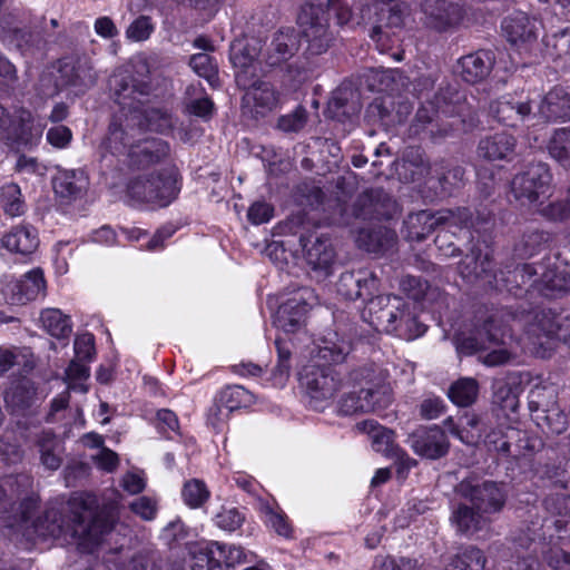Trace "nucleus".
Masks as SVG:
<instances>
[{
	"label": "nucleus",
	"mask_w": 570,
	"mask_h": 570,
	"mask_svg": "<svg viewBox=\"0 0 570 570\" xmlns=\"http://www.w3.org/2000/svg\"><path fill=\"white\" fill-rule=\"evenodd\" d=\"M404 306V299L396 295H379L371 297L363 311V318L376 331L393 334L396 330L395 317Z\"/></svg>",
	"instance_id": "nucleus-14"
},
{
	"label": "nucleus",
	"mask_w": 570,
	"mask_h": 570,
	"mask_svg": "<svg viewBox=\"0 0 570 570\" xmlns=\"http://www.w3.org/2000/svg\"><path fill=\"white\" fill-rule=\"evenodd\" d=\"M400 309L401 313L395 317L396 330L393 331V334L406 341L421 336L425 332V326L416 320L411 304L404 301V306H401Z\"/></svg>",
	"instance_id": "nucleus-38"
},
{
	"label": "nucleus",
	"mask_w": 570,
	"mask_h": 570,
	"mask_svg": "<svg viewBox=\"0 0 570 570\" xmlns=\"http://www.w3.org/2000/svg\"><path fill=\"white\" fill-rule=\"evenodd\" d=\"M459 274L468 283H481L489 288H498L499 275L493 269L491 255L483 253L479 246H473L458 265Z\"/></svg>",
	"instance_id": "nucleus-13"
},
{
	"label": "nucleus",
	"mask_w": 570,
	"mask_h": 570,
	"mask_svg": "<svg viewBox=\"0 0 570 570\" xmlns=\"http://www.w3.org/2000/svg\"><path fill=\"white\" fill-rule=\"evenodd\" d=\"M501 28L510 43L521 47L537 41L541 22L525 12L518 11L507 17Z\"/></svg>",
	"instance_id": "nucleus-17"
},
{
	"label": "nucleus",
	"mask_w": 570,
	"mask_h": 570,
	"mask_svg": "<svg viewBox=\"0 0 570 570\" xmlns=\"http://www.w3.org/2000/svg\"><path fill=\"white\" fill-rule=\"evenodd\" d=\"M75 534L98 543L112 529V522L99 510L98 500L89 493L79 494L70 501Z\"/></svg>",
	"instance_id": "nucleus-6"
},
{
	"label": "nucleus",
	"mask_w": 570,
	"mask_h": 570,
	"mask_svg": "<svg viewBox=\"0 0 570 570\" xmlns=\"http://www.w3.org/2000/svg\"><path fill=\"white\" fill-rule=\"evenodd\" d=\"M178 193V169L175 165L141 173L131 178L127 185V194L130 199L157 207L168 206Z\"/></svg>",
	"instance_id": "nucleus-5"
},
{
	"label": "nucleus",
	"mask_w": 570,
	"mask_h": 570,
	"mask_svg": "<svg viewBox=\"0 0 570 570\" xmlns=\"http://www.w3.org/2000/svg\"><path fill=\"white\" fill-rule=\"evenodd\" d=\"M407 442L416 454L431 460L444 456L450 446L445 432L436 425L415 430Z\"/></svg>",
	"instance_id": "nucleus-15"
},
{
	"label": "nucleus",
	"mask_w": 570,
	"mask_h": 570,
	"mask_svg": "<svg viewBox=\"0 0 570 570\" xmlns=\"http://www.w3.org/2000/svg\"><path fill=\"white\" fill-rule=\"evenodd\" d=\"M39 322L42 330L57 340H68L72 333L70 316L59 308H43L40 312Z\"/></svg>",
	"instance_id": "nucleus-36"
},
{
	"label": "nucleus",
	"mask_w": 570,
	"mask_h": 570,
	"mask_svg": "<svg viewBox=\"0 0 570 570\" xmlns=\"http://www.w3.org/2000/svg\"><path fill=\"white\" fill-rule=\"evenodd\" d=\"M61 86L91 87L97 75L91 62L86 58L63 61L59 67Z\"/></svg>",
	"instance_id": "nucleus-26"
},
{
	"label": "nucleus",
	"mask_w": 570,
	"mask_h": 570,
	"mask_svg": "<svg viewBox=\"0 0 570 570\" xmlns=\"http://www.w3.org/2000/svg\"><path fill=\"white\" fill-rule=\"evenodd\" d=\"M352 351V344L337 333H330L322 340L317 356L328 363H342Z\"/></svg>",
	"instance_id": "nucleus-37"
},
{
	"label": "nucleus",
	"mask_w": 570,
	"mask_h": 570,
	"mask_svg": "<svg viewBox=\"0 0 570 570\" xmlns=\"http://www.w3.org/2000/svg\"><path fill=\"white\" fill-rule=\"evenodd\" d=\"M301 384L315 410H324L342 386L338 373L328 366L306 365L301 373Z\"/></svg>",
	"instance_id": "nucleus-9"
},
{
	"label": "nucleus",
	"mask_w": 570,
	"mask_h": 570,
	"mask_svg": "<svg viewBox=\"0 0 570 570\" xmlns=\"http://www.w3.org/2000/svg\"><path fill=\"white\" fill-rule=\"evenodd\" d=\"M275 346L277 350V363L273 370V379L275 384L283 385L289 377L291 373V357H292V342L276 338Z\"/></svg>",
	"instance_id": "nucleus-44"
},
{
	"label": "nucleus",
	"mask_w": 570,
	"mask_h": 570,
	"mask_svg": "<svg viewBox=\"0 0 570 570\" xmlns=\"http://www.w3.org/2000/svg\"><path fill=\"white\" fill-rule=\"evenodd\" d=\"M154 31L151 19L147 16H139L126 29V37L130 41L139 42L147 40Z\"/></svg>",
	"instance_id": "nucleus-62"
},
{
	"label": "nucleus",
	"mask_w": 570,
	"mask_h": 570,
	"mask_svg": "<svg viewBox=\"0 0 570 570\" xmlns=\"http://www.w3.org/2000/svg\"><path fill=\"white\" fill-rule=\"evenodd\" d=\"M213 547L216 548L217 557L225 566V570H229V568H233L246 560V554L239 546H226L219 542H213Z\"/></svg>",
	"instance_id": "nucleus-59"
},
{
	"label": "nucleus",
	"mask_w": 570,
	"mask_h": 570,
	"mask_svg": "<svg viewBox=\"0 0 570 570\" xmlns=\"http://www.w3.org/2000/svg\"><path fill=\"white\" fill-rule=\"evenodd\" d=\"M540 112L548 120H570V87H554L542 100Z\"/></svg>",
	"instance_id": "nucleus-34"
},
{
	"label": "nucleus",
	"mask_w": 570,
	"mask_h": 570,
	"mask_svg": "<svg viewBox=\"0 0 570 570\" xmlns=\"http://www.w3.org/2000/svg\"><path fill=\"white\" fill-rule=\"evenodd\" d=\"M495 56L491 50H478L459 60L460 75L468 83L483 81L491 72Z\"/></svg>",
	"instance_id": "nucleus-23"
},
{
	"label": "nucleus",
	"mask_w": 570,
	"mask_h": 570,
	"mask_svg": "<svg viewBox=\"0 0 570 570\" xmlns=\"http://www.w3.org/2000/svg\"><path fill=\"white\" fill-rule=\"evenodd\" d=\"M402 166L410 173L411 181H421L431 174V166L420 149L407 150Z\"/></svg>",
	"instance_id": "nucleus-47"
},
{
	"label": "nucleus",
	"mask_w": 570,
	"mask_h": 570,
	"mask_svg": "<svg viewBox=\"0 0 570 570\" xmlns=\"http://www.w3.org/2000/svg\"><path fill=\"white\" fill-rule=\"evenodd\" d=\"M450 520L456 532L468 538L488 531L492 523V518L487 517L468 501L453 507Z\"/></svg>",
	"instance_id": "nucleus-19"
},
{
	"label": "nucleus",
	"mask_w": 570,
	"mask_h": 570,
	"mask_svg": "<svg viewBox=\"0 0 570 570\" xmlns=\"http://www.w3.org/2000/svg\"><path fill=\"white\" fill-rule=\"evenodd\" d=\"M189 66L199 76L205 78L212 87L218 86L217 65L213 58L206 53H196L190 57Z\"/></svg>",
	"instance_id": "nucleus-52"
},
{
	"label": "nucleus",
	"mask_w": 570,
	"mask_h": 570,
	"mask_svg": "<svg viewBox=\"0 0 570 570\" xmlns=\"http://www.w3.org/2000/svg\"><path fill=\"white\" fill-rule=\"evenodd\" d=\"M40 452V460L48 470L56 471L60 468L62 460L57 453L59 448L56 435L52 431H42L37 440Z\"/></svg>",
	"instance_id": "nucleus-42"
},
{
	"label": "nucleus",
	"mask_w": 570,
	"mask_h": 570,
	"mask_svg": "<svg viewBox=\"0 0 570 570\" xmlns=\"http://www.w3.org/2000/svg\"><path fill=\"white\" fill-rule=\"evenodd\" d=\"M262 512L265 515V521L277 534L288 538L292 532V528L286 519V515L282 511H277L269 504L262 507Z\"/></svg>",
	"instance_id": "nucleus-61"
},
{
	"label": "nucleus",
	"mask_w": 570,
	"mask_h": 570,
	"mask_svg": "<svg viewBox=\"0 0 570 570\" xmlns=\"http://www.w3.org/2000/svg\"><path fill=\"white\" fill-rule=\"evenodd\" d=\"M299 48V40L294 29L276 32L264 56L265 62L276 67L291 59Z\"/></svg>",
	"instance_id": "nucleus-25"
},
{
	"label": "nucleus",
	"mask_w": 570,
	"mask_h": 570,
	"mask_svg": "<svg viewBox=\"0 0 570 570\" xmlns=\"http://www.w3.org/2000/svg\"><path fill=\"white\" fill-rule=\"evenodd\" d=\"M299 243L305 252V259L313 271L322 272L325 276L331 274L335 262V252L331 240L326 237H316L313 243L304 235Z\"/></svg>",
	"instance_id": "nucleus-21"
},
{
	"label": "nucleus",
	"mask_w": 570,
	"mask_h": 570,
	"mask_svg": "<svg viewBox=\"0 0 570 570\" xmlns=\"http://www.w3.org/2000/svg\"><path fill=\"white\" fill-rule=\"evenodd\" d=\"M219 403L228 412L240 407H248L255 402L254 395L240 385H233L222 391Z\"/></svg>",
	"instance_id": "nucleus-46"
},
{
	"label": "nucleus",
	"mask_w": 570,
	"mask_h": 570,
	"mask_svg": "<svg viewBox=\"0 0 570 570\" xmlns=\"http://www.w3.org/2000/svg\"><path fill=\"white\" fill-rule=\"evenodd\" d=\"M56 195L67 203L81 198L89 186V178L81 169H59L52 180Z\"/></svg>",
	"instance_id": "nucleus-22"
},
{
	"label": "nucleus",
	"mask_w": 570,
	"mask_h": 570,
	"mask_svg": "<svg viewBox=\"0 0 570 570\" xmlns=\"http://www.w3.org/2000/svg\"><path fill=\"white\" fill-rule=\"evenodd\" d=\"M392 200L382 188L365 190L354 202L353 213L357 218H381L389 214Z\"/></svg>",
	"instance_id": "nucleus-24"
},
{
	"label": "nucleus",
	"mask_w": 570,
	"mask_h": 570,
	"mask_svg": "<svg viewBox=\"0 0 570 570\" xmlns=\"http://www.w3.org/2000/svg\"><path fill=\"white\" fill-rule=\"evenodd\" d=\"M417 222L428 223L429 228L439 227L442 230L438 234L435 243L440 249H445L446 256H458L460 248L452 242H448L449 235H456L458 232L469 229L472 226V214L468 208L440 209L438 212H419Z\"/></svg>",
	"instance_id": "nucleus-8"
},
{
	"label": "nucleus",
	"mask_w": 570,
	"mask_h": 570,
	"mask_svg": "<svg viewBox=\"0 0 570 570\" xmlns=\"http://www.w3.org/2000/svg\"><path fill=\"white\" fill-rule=\"evenodd\" d=\"M361 392L370 403V413L383 411L392 403V390L386 380L377 385L361 387Z\"/></svg>",
	"instance_id": "nucleus-48"
},
{
	"label": "nucleus",
	"mask_w": 570,
	"mask_h": 570,
	"mask_svg": "<svg viewBox=\"0 0 570 570\" xmlns=\"http://www.w3.org/2000/svg\"><path fill=\"white\" fill-rule=\"evenodd\" d=\"M479 395V383L472 377H461L451 384L448 391L449 399L458 406L472 405Z\"/></svg>",
	"instance_id": "nucleus-39"
},
{
	"label": "nucleus",
	"mask_w": 570,
	"mask_h": 570,
	"mask_svg": "<svg viewBox=\"0 0 570 570\" xmlns=\"http://www.w3.org/2000/svg\"><path fill=\"white\" fill-rule=\"evenodd\" d=\"M181 495L184 502L190 508L202 507L209 498L206 484L198 479H191L184 484Z\"/></svg>",
	"instance_id": "nucleus-55"
},
{
	"label": "nucleus",
	"mask_w": 570,
	"mask_h": 570,
	"mask_svg": "<svg viewBox=\"0 0 570 570\" xmlns=\"http://www.w3.org/2000/svg\"><path fill=\"white\" fill-rule=\"evenodd\" d=\"M355 428L368 434L372 446L376 452L387 453L391 449L393 432L374 420L358 422Z\"/></svg>",
	"instance_id": "nucleus-41"
},
{
	"label": "nucleus",
	"mask_w": 570,
	"mask_h": 570,
	"mask_svg": "<svg viewBox=\"0 0 570 570\" xmlns=\"http://www.w3.org/2000/svg\"><path fill=\"white\" fill-rule=\"evenodd\" d=\"M550 180L551 175L546 164H531L514 176L511 193L521 205H531L547 194Z\"/></svg>",
	"instance_id": "nucleus-12"
},
{
	"label": "nucleus",
	"mask_w": 570,
	"mask_h": 570,
	"mask_svg": "<svg viewBox=\"0 0 570 570\" xmlns=\"http://www.w3.org/2000/svg\"><path fill=\"white\" fill-rule=\"evenodd\" d=\"M0 200L3 210L14 217L23 213V202L21 200L20 187L14 183L6 184L1 187Z\"/></svg>",
	"instance_id": "nucleus-53"
},
{
	"label": "nucleus",
	"mask_w": 570,
	"mask_h": 570,
	"mask_svg": "<svg viewBox=\"0 0 570 570\" xmlns=\"http://www.w3.org/2000/svg\"><path fill=\"white\" fill-rule=\"evenodd\" d=\"M549 240V233L539 229H528L522 236L520 252L523 255L532 256L544 248Z\"/></svg>",
	"instance_id": "nucleus-57"
},
{
	"label": "nucleus",
	"mask_w": 570,
	"mask_h": 570,
	"mask_svg": "<svg viewBox=\"0 0 570 570\" xmlns=\"http://www.w3.org/2000/svg\"><path fill=\"white\" fill-rule=\"evenodd\" d=\"M112 86L122 115L111 121L102 147L111 156L127 157L130 146L136 145V132H164L171 128V117L160 109L144 106L142 98L149 96L151 90L148 81L137 80L130 75H116Z\"/></svg>",
	"instance_id": "nucleus-1"
},
{
	"label": "nucleus",
	"mask_w": 570,
	"mask_h": 570,
	"mask_svg": "<svg viewBox=\"0 0 570 570\" xmlns=\"http://www.w3.org/2000/svg\"><path fill=\"white\" fill-rule=\"evenodd\" d=\"M548 151L559 164L570 168V129L556 130L549 140Z\"/></svg>",
	"instance_id": "nucleus-43"
},
{
	"label": "nucleus",
	"mask_w": 570,
	"mask_h": 570,
	"mask_svg": "<svg viewBox=\"0 0 570 570\" xmlns=\"http://www.w3.org/2000/svg\"><path fill=\"white\" fill-rule=\"evenodd\" d=\"M37 508L38 499L28 497L21 501L18 511H14L13 501L0 485V521L6 522L8 527H19L28 533L32 529V533L41 538L60 535L62 522L58 518V512L50 509L45 512L43 517L33 520L32 517Z\"/></svg>",
	"instance_id": "nucleus-4"
},
{
	"label": "nucleus",
	"mask_w": 570,
	"mask_h": 570,
	"mask_svg": "<svg viewBox=\"0 0 570 570\" xmlns=\"http://www.w3.org/2000/svg\"><path fill=\"white\" fill-rule=\"evenodd\" d=\"M515 138L508 132H495L483 137L478 145V155L489 161L511 160Z\"/></svg>",
	"instance_id": "nucleus-28"
},
{
	"label": "nucleus",
	"mask_w": 570,
	"mask_h": 570,
	"mask_svg": "<svg viewBox=\"0 0 570 570\" xmlns=\"http://www.w3.org/2000/svg\"><path fill=\"white\" fill-rule=\"evenodd\" d=\"M487 557L475 546L461 548L453 557L448 570H485Z\"/></svg>",
	"instance_id": "nucleus-40"
},
{
	"label": "nucleus",
	"mask_w": 570,
	"mask_h": 570,
	"mask_svg": "<svg viewBox=\"0 0 570 570\" xmlns=\"http://www.w3.org/2000/svg\"><path fill=\"white\" fill-rule=\"evenodd\" d=\"M1 243L8 250L27 256L38 248L39 237L33 226L20 225L7 233Z\"/></svg>",
	"instance_id": "nucleus-31"
},
{
	"label": "nucleus",
	"mask_w": 570,
	"mask_h": 570,
	"mask_svg": "<svg viewBox=\"0 0 570 570\" xmlns=\"http://www.w3.org/2000/svg\"><path fill=\"white\" fill-rule=\"evenodd\" d=\"M529 101L514 100L513 98L502 97L491 102L489 112L499 122L515 127L531 114Z\"/></svg>",
	"instance_id": "nucleus-27"
},
{
	"label": "nucleus",
	"mask_w": 570,
	"mask_h": 570,
	"mask_svg": "<svg viewBox=\"0 0 570 570\" xmlns=\"http://www.w3.org/2000/svg\"><path fill=\"white\" fill-rule=\"evenodd\" d=\"M7 302L10 305H24L45 295L46 281L41 268H35L26 273L19 281L10 285Z\"/></svg>",
	"instance_id": "nucleus-20"
},
{
	"label": "nucleus",
	"mask_w": 570,
	"mask_h": 570,
	"mask_svg": "<svg viewBox=\"0 0 570 570\" xmlns=\"http://www.w3.org/2000/svg\"><path fill=\"white\" fill-rule=\"evenodd\" d=\"M236 82L245 90L242 99L244 116L259 119L266 117L276 108L279 95L271 82L257 79L247 85L242 73H236Z\"/></svg>",
	"instance_id": "nucleus-10"
},
{
	"label": "nucleus",
	"mask_w": 570,
	"mask_h": 570,
	"mask_svg": "<svg viewBox=\"0 0 570 570\" xmlns=\"http://www.w3.org/2000/svg\"><path fill=\"white\" fill-rule=\"evenodd\" d=\"M499 291L512 292L529 284L530 287L537 288L538 283H533L534 278H539V264H518L507 272L500 271Z\"/></svg>",
	"instance_id": "nucleus-33"
},
{
	"label": "nucleus",
	"mask_w": 570,
	"mask_h": 570,
	"mask_svg": "<svg viewBox=\"0 0 570 570\" xmlns=\"http://www.w3.org/2000/svg\"><path fill=\"white\" fill-rule=\"evenodd\" d=\"M317 302L311 287H299L291 297L283 302L275 315V325L285 333L299 331L306 322L309 308Z\"/></svg>",
	"instance_id": "nucleus-11"
},
{
	"label": "nucleus",
	"mask_w": 570,
	"mask_h": 570,
	"mask_svg": "<svg viewBox=\"0 0 570 570\" xmlns=\"http://www.w3.org/2000/svg\"><path fill=\"white\" fill-rule=\"evenodd\" d=\"M351 380L354 384L361 387H367L372 385H377L382 381L386 380L384 372L373 364L363 365L358 368H355L350 374Z\"/></svg>",
	"instance_id": "nucleus-56"
},
{
	"label": "nucleus",
	"mask_w": 570,
	"mask_h": 570,
	"mask_svg": "<svg viewBox=\"0 0 570 570\" xmlns=\"http://www.w3.org/2000/svg\"><path fill=\"white\" fill-rule=\"evenodd\" d=\"M455 492L492 519L502 512L508 500V492L503 483L478 478L463 479L456 484Z\"/></svg>",
	"instance_id": "nucleus-7"
},
{
	"label": "nucleus",
	"mask_w": 570,
	"mask_h": 570,
	"mask_svg": "<svg viewBox=\"0 0 570 570\" xmlns=\"http://www.w3.org/2000/svg\"><path fill=\"white\" fill-rule=\"evenodd\" d=\"M397 239L394 230L387 227L361 229L356 243L360 248L373 254H383L393 248Z\"/></svg>",
	"instance_id": "nucleus-32"
},
{
	"label": "nucleus",
	"mask_w": 570,
	"mask_h": 570,
	"mask_svg": "<svg viewBox=\"0 0 570 570\" xmlns=\"http://www.w3.org/2000/svg\"><path fill=\"white\" fill-rule=\"evenodd\" d=\"M541 558L551 570H570V552L557 543H542Z\"/></svg>",
	"instance_id": "nucleus-51"
},
{
	"label": "nucleus",
	"mask_w": 570,
	"mask_h": 570,
	"mask_svg": "<svg viewBox=\"0 0 570 570\" xmlns=\"http://www.w3.org/2000/svg\"><path fill=\"white\" fill-rule=\"evenodd\" d=\"M489 557L493 562V567L498 570H507V563L513 558V549L509 544L495 541L488 548Z\"/></svg>",
	"instance_id": "nucleus-63"
},
{
	"label": "nucleus",
	"mask_w": 570,
	"mask_h": 570,
	"mask_svg": "<svg viewBox=\"0 0 570 570\" xmlns=\"http://www.w3.org/2000/svg\"><path fill=\"white\" fill-rule=\"evenodd\" d=\"M169 156V145L161 139H144L131 145L127 164L132 169L146 170L160 164Z\"/></svg>",
	"instance_id": "nucleus-18"
},
{
	"label": "nucleus",
	"mask_w": 570,
	"mask_h": 570,
	"mask_svg": "<svg viewBox=\"0 0 570 570\" xmlns=\"http://www.w3.org/2000/svg\"><path fill=\"white\" fill-rule=\"evenodd\" d=\"M307 118L306 109L298 106L292 112L277 119V128L285 134L298 132L305 127Z\"/></svg>",
	"instance_id": "nucleus-58"
},
{
	"label": "nucleus",
	"mask_w": 570,
	"mask_h": 570,
	"mask_svg": "<svg viewBox=\"0 0 570 570\" xmlns=\"http://www.w3.org/2000/svg\"><path fill=\"white\" fill-rule=\"evenodd\" d=\"M257 57V48L249 43L237 42L230 48V61L235 68L239 69L237 73H242L244 80H247L246 71L254 63Z\"/></svg>",
	"instance_id": "nucleus-49"
},
{
	"label": "nucleus",
	"mask_w": 570,
	"mask_h": 570,
	"mask_svg": "<svg viewBox=\"0 0 570 570\" xmlns=\"http://www.w3.org/2000/svg\"><path fill=\"white\" fill-rule=\"evenodd\" d=\"M191 570H225L213 543L196 548L193 552Z\"/></svg>",
	"instance_id": "nucleus-50"
},
{
	"label": "nucleus",
	"mask_w": 570,
	"mask_h": 570,
	"mask_svg": "<svg viewBox=\"0 0 570 570\" xmlns=\"http://www.w3.org/2000/svg\"><path fill=\"white\" fill-rule=\"evenodd\" d=\"M379 279L373 272L358 269L344 272L337 282V293L346 299L367 301L376 292Z\"/></svg>",
	"instance_id": "nucleus-16"
},
{
	"label": "nucleus",
	"mask_w": 570,
	"mask_h": 570,
	"mask_svg": "<svg viewBox=\"0 0 570 570\" xmlns=\"http://www.w3.org/2000/svg\"><path fill=\"white\" fill-rule=\"evenodd\" d=\"M4 401L13 413H23L37 403V387L32 381L21 380L6 393Z\"/></svg>",
	"instance_id": "nucleus-35"
},
{
	"label": "nucleus",
	"mask_w": 570,
	"mask_h": 570,
	"mask_svg": "<svg viewBox=\"0 0 570 570\" xmlns=\"http://www.w3.org/2000/svg\"><path fill=\"white\" fill-rule=\"evenodd\" d=\"M66 380L69 382V389L87 392V387L81 383L89 377V367L80 360H72L66 370Z\"/></svg>",
	"instance_id": "nucleus-60"
},
{
	"label": "nucleus",
	"mask_w": 570,
	"mask_h": 570,
	"mask_svg": "<svg viewBox=\"0 0 570 570\" xmlns=\"http://www.w3.org/2000/svg\"><path fill=\"white\" fill-rule=\"evenodd\" d=\"M370 403L358 391L346 393L338 402V412L343 415H356L370 413Z\"/></svg>",
	"instance_id": "nucleus-54"
},
{
	"label": "nucleus",
	"mask_w": 570,
	"mask_h": 570,
	"mask_svg": "<svg viewBox=\"0 0 570 570\" xmlns=\"http://www.w3.org/2000/svg\"><path fill=\"white\" fill-rule=\"evenodd\" d=\"M547 46L552 47L556 56H570V27L547 37Z\"/></svg>",
	"instance_id": "nucleus-64"
},
{
	"label": "nucleus",
	"mask_w": 570,
	"mask_h": 570,
	"mask_svg": "<svg viewBox=\"0 0 570 570\" xmlns=\"http://www.w3.org/2000/svg\"><path fill=\"white\" fill-rule=\"evenodd\" d=\"M361 108L360 94L351 86H342L333 92L327 112L330 117L344 121L356 116Z\"/></svg>",
	"instance_id": "nucleus-29"
},
{
	"label": "nucleus",
	"mask_w": 570,
	"mask_h": 570,
	"mask_svg": "<svg viewBox=\"0 0 570 570\" xmlns=\"http://www.w3.org/2000/svg\"><path fill=\"white\" fill-rule=\"evenodd\" d=\"M441 116L446 118H456V120L445 124L439 130V136L444 137L459 124H462L463 130H471L479 125V117L474 107L470 104L466 96L454 87L446 86L440 88L434 99L423 105L416 112L411 129L414 134L429 129L431 137L436 135L434 122H438Z\"/></svg>",
	"instance_id": "nucleus-2"
},
{
	"label": "nucleus",
	"mask_w": 570,
	"mask_h": 570,
	"mask_svg": "<svg viewBox=\"0 0 570 570\" xmlns=\"http://www.w3.org/2000/svg\"><path fill=\"white\" fill-rule=\"evenodd\" d=\"M533 283H538L537 289L547 297L570 292V275L552 267L550 263H539V278H534Z\"/></svg>",
	"instance_id": "nucleus-30"
},
{
	"label": "nucleus",
	"mask_w": 570,
	"mask_h": 570,
	"mask_svg": "<svg viewBox=\"0 0 570 570\" xmlns=\"http://www.w3.org/2000/svg\"><path fill=\"white\" fill-rule=\"evenodd\" d=\"M455 11L456 9L444 0H438L435 7L430 2L424 4V12L429 18V23L439 30H444L454 22Z\"/></svg>",
	"instance_id": "nucleus-45"
},
{
	"label": "nucleus",
	"mask_w": 570,
	"mask_h": 570,
	"mask_svg": "<svg viewBox=\"0 0 570 570\" xmlns=\"http://www.w3.org/2000/svg\"><path fill=\"white\" fill-rule=\"evenodd\" d=\"M334 16L338 24H345L352 17L350 0H327V9L314 3L302 7L297 23L303 39L307 42V51L312 55L325 52L333 37L328 31V18Z\"/></svg>",
	"instance_id": "nucleus-3"
}]
</instances>
